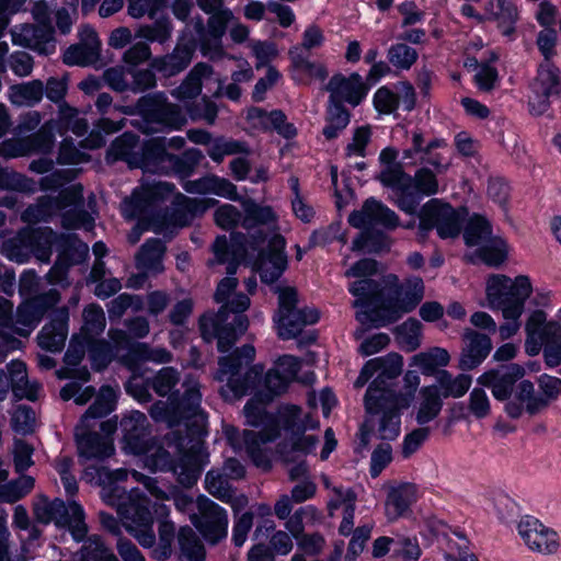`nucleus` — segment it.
Here are the masks:
<instances>
[{"label":"nucleus","mask_w":561,"mask_h":561,"mask_svg":"<svg viewBox=\"0 0 561 561\" xmlns=\"http://www.w3.org/2000/svg\"><path fill=\"white\" fill-rule=\"evenodd\" d=\"M150 386L159 397H168L151 405L152 420L168 427L184 425L188 437L205 434L207 416L201 407L203 396L196 377L187 375L181 382L180 371L167 366L151 378Z\"/></svg>","instance_id":"f257e3e1"},{"label":"nucleus","mask_w":561,"mask_h":561,"mask_svg":"<svg viewBox=\"0 0 561 561\" xmlns=\"http://www.w3.org/2000/svg\"><path fill=\"white\" fill-rule=\"evenodd\" d=\"M272 231L267 250L262 249L266 240V234L262 231L252 234L250 239L243 233H231L230 244L226 236L217 237L213 245L215 259L210 264L228 263L227 274H236L238 265L247 262L260 273L263 283L276 282L287 267V255L284 251L286 241L276 230Z\"/></svg>","instance_id":"f03ea898"},{"label":"nucleus","mask_w":561,"mask_h":561,"mask_svg":"<svg viewBox=\"0 0 561 561\" xmlns=\"http://www.w3.org/2000/svg\"><path fill=\"white\" fill-rule=\"evenodd\" d=\"M85 476L102 485L101 497L116 508L122 525L144 548H152L156 543L153 531V516L150 511V501L138 490L126 492L117 482L128 477L125 469L110 470L106 467L90 466L85 468Z\"/></svg>","instance_id":"7ed1b4c3"},{"label":"nucleus","mask_w":561,"mask_h":561,"mask_svg":"<svg viewBox=\"0 0 561 561\" xmlns=\"http://www.w3.org/2000/svg\"><path fill=\"white\" fill-rule=\"evenodd\" d=\"M221 279L215 293V300L226 302L217 314L203 316L199 320V329L205 341L210 342L217 339V347L221 353L228 352L236 343L238 335L248 328V319L242 314L250 306V298L247 295L238 294L228 300L230 294L236 289L238 279L233 274Z\"/></svg>","instance_id":"20e7f679"},{"label":"nucleus","mask_w":561,"mask_h":561,"mask_svg":"<svg viewBox=\"0 0 561 561\" xmlns=\"http://www.w3.org/2000/svg\"><path fill=\"white\" fill-rule=\"evenodd\" d=\"M420 376L414 370H408L403 376L404 392L379 391L368 387L364 403L371 423L383 440H393L400 435L401 412L409 408L420 386Z\"/></svg>","instance_id":"39448f33"},{"label":"nucleus","mask_w":561,"mask_h":561,"mask_svg":"<svg viewBox=\"0 0 561 561\" xmlns=\"http://www.w3.org/2000/svg\"><path fill=\"white\" fill-rule=\"evenodd\" d=\"M64 211L62 227L66 229H84L94 227V218L83 209V186L72 184L59 192L58 196H41L34 205L28 206L21 215L24 222L36 224L47 221L51 216Z\"/></svg>","instance_id":"423d86ee"},{"label":"nucleus","mask_w":561,"mask_h":561,"mask_svg":"<svg viewBox=\"0 0 561 561\" xmlns=\"http://www.w3.org/2000/svg\"><path fill=\"white\" fill-rule=\"evenodd\" d=\"M387 284L394 285L391 295L378 301V308L370 307L369 310H360L356 318L362 323H373L375 327H383L396 322L404 313L411 312L424 297V283L420 277L407 279L404 284L397 285L398 277L389 275Z\"/></svg>","instance_id":"0eeeda50"},{"label":"nucleus","mask_w":561,"mask_h":561,"mask_svg":"<svg viewBox=\"0 0 561 561\" xmlns=\"http://www.w3.org/2000/svg\"><path fill=\"white\" fill-rule=\"evenodd\" d=\"M255 357V348L245 344L233 351L230 355L219 358V368L215 379L226 382L220 393L227 401L242 398L255 388L263 373L262 366L248 367Z\"/></svg>","instance_id":"6e6552de"},{"label":"nucleus","mask_w":561,"mask_h":561,"mask_svg":"<svg viewBox=\"0 0 561 561\" xmlns=\"http://www.w3.org/2000/svg\"><path fill=\"white\" fill-rule=\"evenodd\" d=\"M116 392L110 386L100 389L94 402L89 407L76 427V439L79 456L85 459H104L114 454L112 442L96 433L87 432L90 419H101L115 408Z\"/></svg>","instance_id":"1a4fd4ad"},{"label":"nucleus","mask_w":561,"mask_h":561,"mask_svg":"<svg viewBox=\"0 0 561 561\" xmlns=\"http://www.w3.org/2000/svg\"><path fill=\"white\" fill-rule=\"evenodd\" d=\"M268 401L257 392L247 402L243 409L244 416L249 425H264V427L259 432L244 431L242 434L245 453L256 467L264 470L271 468V461L263 448V445L275 440L279 436L278 424L265 412L264 405Z\"/></svg>","instance_id":"9d476101"},{"label":"nucleus","mask_w":561,"mask_h":561,"mask_svg":"<svg viewBox=\"0 0 561 561\" xmlns=\"http://www.w3.org/2000/svg\"><path fill=\"white\" fill-rule=\"evenodd\" d=\"M525 351L536 356L543 348L546 366L554 368L561 364V325L556 321H547L542 310L533 311L525 323Z\"/></svg>","instance_id":"9b49d317"},{"label":"nucleus","mask_w":561,"mask_h":561,"mask_svg":"<svg viewBox=\"0 0 561 561\" xmlns=\"http://www.w3.org/2000/svg\"><path fill=\"white\" fill-rule=\"evenodd\" d=\"M531 293V282L526 275L511 278L499 274L490 276L486 280L485 295L489 307L506 314L523 313Z\"/></svg>","instance_id":"f8f14e48"},{"label":"nucleus","mask_w":561,"mask_h":561,"mask_svg":"<svg viewBox=\"0 0 561 561\" xmlns=\"http://www.w3.org/2000/svg\"><path fill=\"white\" fill-rule=\"evenodd\" d=\"M145 148L140 165L145 172L150 173H174L181 178H187L203 157L198 149L186 150L182 156L169 153L165 150L164 139L159 138L146 141Z\"/></svg>","instance_id":"ddd939ff"},{"label":"nucleus","mask_w":561,"mask_h":561,"mask_svg":"<svg viewBox=\"0 0 561 561\" xmlns=\"http://www.w3.org/2000/svg\"><path fill=\"white\" fill-rule=\"evenodd\" d=\"M243 211L234 205L222 204L214 213V220L218 227L225 230H233L241 226L247 231H262L260 227L266 226L271 230H277V215L271 206H262L254 201L242 202Z\"/></svg>","instance_id":"4468645a"},{"label":"nucleus","mask_w":561,"mask_h":561,"mask_svg":"<svg viewBox=\"0 0 561 561\" xmlns=\"http://www.w3.org/2000/svg\"><path fill=\"white\" fill-rule=\"evenodd\" d=\"M136 108L142 117L140 128L145 134L176 130L186 124V117L181 108L168 102L163 93L141 96L137 101Z\"/></svg>","instance_id":"2eb2a0df"},{"label":"nucleus","mask_w":561,"mask_h":561,"mask_svg":"<svg viewBox=\"0 0 561 561\" xmlns=\"http://www.w3.org/2000/svg\"><path fill=\"white\" fill-rule=\"evenodd\" d=\"M34 515L43 524L67 527L76 541H82L88 534L83 508L75 501L66 504L60 499L50 501L42 496L34 504Z\"/></svg>","instance_id":"dca6fc26"},{"label":"nucleus","mask_w":561,"mask_h":561,"mask_svg":"<svg viewBox=\"0 0 561 561\" xmlns=\"http://www.w3.org/2000/svg\"><path fill=\"white\" fill-rule=\"evenodd\" d=\"M274 320L279 337L290 340L300 334L306 325L318 322L319 312L314 308H297V293L288 287L278 291V310Z\"/></svg>","instance_id":"f3484780"},{"label":"nucleus","mask_w":561,"mask_h":561,"mask_svg":"<svg viewBox=\"0 0 561 561\" xmlns=\"http://www.w3.org/2000/svg\"><path fill=\"white\" fill-rule=\"evenodd\" d=\"M142 455H145L146 467L153 471H172L178 476V481L184 486H192L199 477L201 468L194 446L183 453L180 450L176 460L171 458L170 453L163 447H156L150 444H148V451Z\"/></svg>","instance_id":"a211bd4d"},{"label":"nucleus","mask_w":561,"mask_h":561,"mask_svg":"<svg viewBox=\"0 0 561 561\" xmlns=\"http://www.w3.org/2000/svg\"><path fill=\"white\" fill-rule=\"evenodd\" d=\"M419 236L425 239L428 231L436 229L442 239L455 238L460 233L459 213L448 204L434 198L427 202L419 213Z\"/></svg>","instance_id":"6ab92c4d"},{"label":"nucleus","mask_w":561,"mask_h":561,"mask_svg":"<svg viewBox=\"0 0 561 561\" xmlns=\"http://www.w3.org/2000/svg\"><path fill=\"white\" fill-rule=\"evenodd\" d=\"M57 122H45L36 133L26 137H12L0 142V156L5 159L27 157L34 153L47 154L55 145Z\"/></svg>","instance_id":"aec40b11"},{"label":"nucleus","mask_w":561,"mask_h":561,"mask_svg":"<svg viewBox=\"0 0 561 561\" xmlns=\"http://www.w3.org/2000/svg\"><path fill=\"white\" fill-rule=\"evenodd\" d=\"M197 512L190 516L191 523L210 545H216L228 535L227 511L205 495L197 497Z\"/></svg>","instance_id":"412c9836"},{"label":"nucleus","mask_w":561,"mask_h":561,"mask_svg":"<svg viewBox=\"0 0 561 561\" xmlns=\"http://www.w3.org/2000/svg\"><path fill=\"white\" fill-rule=\"evenodd\" d=\"M377 272V263L371 259H363L351 266L346 272V277H359L362 279L352 283L348 287L350 293L356 297L354 307L369 310L370 307L378 305L382 298L383 288L379 283L368 278Z\"/></svg>","instance_id":"4be33fe9"},{"label":"nucleus","mask_w":561,"mask_h":561,"mask_svg":"<svg viewBox=\"0 0 561 561\" xmlns=\"http://www.w3.org/2000/svg\"><path fill=\"white\" fill-rule=\"evenodd\" d=\"M175 186L168 182H145L136 188L131 196L124 199L121 209L127 219L145 218L149 208L173 194Z\"/></svg>","instance_id":"5701e85b"},{"label":"nucleus","mask_w":561,"mask_h":561,"mask_svg":"<svg viewBox=\"0 0 561 561\" xmlns=\"http://www.w3.org/2000/svg\"><path fill=\"white\" fill-rule=\"evenodd\" d=\"M402 367L403 358L398 353H389L386 356L371 358L362 368L354 387H364L375 374H378L369 387H375L380 392L391 391L392 388L389 381L402 373Z\"/></svg>","instance_id":"b1692460"},{"label":"nucleus","mask_w":561,"mask_h":561,"mask_svg":"<svg viewBox=\"0 0 561 561\" xmlns=\"http://www.w3.org/2000/svg\"><path fill=\"white\" fill-rule=\"evenodd\" d=\"M107 336L110 341L90 339L88 342V354L96 370L104 369L115 358L121 359V352L129 354L130 336L126 331L111 328Z\"/></svg>","instance_id":"393cba45"},{"label":"nucleus","mask_w":561,"mask_h":561,"mask_svg":"<svg viewBox=\"0 0 561 561\" xmlns=\"http://www.w3.org/2000/svg\"><path fill=\"white\" fill-rule=\"evenodd\" d=\"M380 182L394 191V204L408 215H415L420 205V196L412 192V176L398 165L386 167L380 175Z\"/></svg>","instance_id":"a878e982"},{"label":"nucleus","mask_w":561,"mask_h":561,"mask_svg":"<svg viewBox=\"0 0 561 561\" xmlns=\"http://www.w3.org/2000/svg\"><path fill=\"white\" fill-rule=\"evenodd\" d=\"M517 530L531 551L552 554L560 547V538L557 531L547 527L537 518L526 516L518 523Z\"/></svg>","instance_id":"bb28decb"},{"label":"nucleus","mask_w":561,"mask_h":561,"mask_svg":"<svg viewBox=\"0 0 561 561\" xmlns=\"http://www.w3.org/2000/svg\"><path fill=\"white\" fill-rule=\"evenodd\" d=\"M445 150H447V144L444 139H433L426 142L421 131H414L411 138V147L403 151L402 158L411 160L412 163L420 160L442 173L449 167V161L444 156Z\"/></svg>","instance_id":"cd10ccee"},{"label":"nucleus","mask_w":561,"mask_h":561,"mask_svg":"<svg viewBox=\"0 0 561 561\" xmlns=\"http://www.w3.org/2000/svg\"><path fill=\"white\" fill-rule=\"evenodd\" d=\"M525 375V369L518 364L503 365L483 373L478 383L489 388L499 401L510 400L514 394L517 381Z\"/></svg>","instance_id":"c85d7f7f"},{"label":"nucleus","mask_w":561,"mask_h":561,"mask_svg":"<svg viewBox=\"0 0 561 561\" xmlns=\"http://www.w3.org/2000/svg\"><path fill=\"white\" fill-rule=\"evenodd\" d=\"M123 438V449L133 455H141L148 451L149 423L147 416L139 411H130L119 422Z\"/></svg>","instance_id":"c756f323"},{"label":"nucleus","mask_w":561,"mask_h":561,"mask_svg":"<svg viewBox=\"0 0 561 561\" xmlns=\"http://www.w3.org/2000/svg\"><path fill=\"white\" fill-rule=\"evenodd\" d=\"M348 222L355 228L382 226L393 230L400 226L399 216L388 206L375 198H368L362 209L351 213Z\"/></svg>","instance_id":"7c9ffc66"},{"label":"nucleus","mask_w":561,"mask_h":561,"mask_svg":"<svg viewBox=\"0 0 561 561\" xmlns=\"http://www.w3.org/2000/svg\"><path fill=\"white\" fill-rule=\"evenodd\" d=\"M15 45L31 48L43 55H50L56 49L54 27L41 24H21L11 31Z\"/></svg>","instance_id":"2f4dec72"},{"label":"nucleus","mask_w":561,"mask_h":561,"mask_svg":"<svg viewBox=\"0 0 561 561\" xmlns=\"http://www.w3.org/2000/svg\"><path fill=\"white\" fill-rule=\"evenodd\" d=\"M547 409V401L536 392L530 380H522L517 383L514 394L505 404V412L512 419H518L526 412L536 415Z\"/></svg>","instance_id":"473e14b6"},{"label":"nucleus","mask_w":561,"mask_h":561,"mask_svg":"<svg viewBox=\"0 0 561 561\" xmlns=\"http://www.w3.org/2000/svg\"><path fill=\"white\" fill-rule=\"evenodd\" d=\"M325 90L331 93L330 102L340 103L343 100L353 106L358 105L368 91L362 76L357 72H353L350 77H344L343 75L333 76Z\"/></svg>","instance_id":"72a5a7b5"},{"label":"nucleus","mask_w":561,"mask_h":561,"mask_svg":"<svg viewBox=\"0 0 561 561\" xmlns=\"http://www.w3.org/2000/svg\"><path fill=\"white\" fill-rule=\"evenodd\" d=\"M68 308L55 309L50 322L43 327L37 336L38 345L49 352L61 351L68 336Z\"/></svg>","instance_id":"f704fd0d"},{"label":"nucleus","mask_w":561,"mask_h":561,"mask_svg":"<svg viewBox=\"0 0 561 561\" xmlns=\"http://www.w3.org/2000/svg\"><path fill=\"white\" fill-rule=\"evenodd\" d=\"M463 346L459 359L461 369L470 370L480 365L489 355L492 343L488 335L479 333L471 329L463 332Z\"/></svg>","instance_id":"c9c22d12"},{"label":"nucleus","mask_w":561,"mask_h":561,"mask_svg":"<svg viewBox=\"0 0 561 561\" xmlns=\"http://www.w3.org/2000/svg\"><path fill=\"white\" fill-rule=\"evenodd\" d=\"M289 55L294 68L293 78L298 83L323 82L328 78L329 71L325 66L322 62L310 61L305 54H301L300 47H293L289 50Z\"/></svg>","instance_id":"e433bc0d"},{"label":"nucleus","mask_w":561,"mask_h":561,"mask_svg":"<svg viewBox=\"0 0 561 561\" xmlns=\"http://www.w3.org/2000/svg\"><path fill=\"white\" fill-rule=\"evenodd\" d=\"M417 500V488L412 483H402L392 486L385 504L386 515L389 520L398 519L405 515L410 506Z\"/></svg>","instance_id":"4c0bfd02"},{"label":"nucleus","mask_w":561,"mask_h":561,"mask_svg":"<svg viewBox=\"0 0 561 561\" xmlns=\"http://www.w3.org/2000/svg\"><path fill=\"white\" fill-rule=\"evenodd\" d=\"M209 15L210 16L207 21V35L214 42V48L210 47L208 42H204L202 50L203 54L208 56L210 59H217L224 54L220 46V39L226 33L227 25L233 20V13L231 10L225 8Z\"/></svg>","instance_id":"58836bf2"},{"label":"nucleus","mask_w":561,"mask_h":561,"mask_svg":"<svg viewBox=\"0 0 561 561\" xmlns=\"http://www.w3.org/2000/svg\"><path fill=\"white\" fill-rule=\"evenodd\" d=\"M10 387L19 399L35 401L41 391L37 381H30L27 378L26 365L20 360H12L8 366Z\"/></svg>","instance_id":"ea45409f"},{"label":"nucleus","mask_w":561,"mask_h":561,"mask_svg":"<svg viewBox=\"0 0 561 561\" xmlns=\"http://www.w3.org/2000/svg\"><path fill=\"white\" fill-rule=\"evenodd\" d=\"M278 423L293 436L304 434L319 426V421L311 413H305L298 405H285L278 412Z\"/></svg>","instance_id":"a19ab883"},{"label":"nucleus","mask_w":561,"mask_h":561,"mask_svg":"<svg viewBox=\"0 0 561 561\" xmlns=\"http://www.w3.org/2000/svg\"><path fill=\"white\" fill-rule=\"evenodd\" d=\"M146 142L140 148V153L137 151L138 137L131 133H124L117 137L111 145L107 158L113 161L125 160L131 167L141 169V161L145 156Z\"/></svg>","instance_id":"79ce46f5"},{"label":"nucleus","mask_w":561,"mask_h":561,"mask_svg":"<svg viewBox=\"0 0 561 561\" xmlns=\"http://www.w3.org/2000/svg\"><path fill=\"white\" fill-rule=\"evenodd\" d=\"M172 360V354L164 347H151L147 343L130 340L129 354H123L121 363L133 369L138 362L167 364Z\"/></svg>","instance_id":"37998d69"},{"label":"nucleus","mask_w":561,"mask_h":561,"mask_svg":"<svg viewBox=\"0 0 561 561\" xmlns=\"http://www.w3.org/2000/svg\"><path fill=\"white\" fill-rule=\"evenodd\" d=\"M472 382V378L466 374H458L454 376L446 369H440L435 374V383L430 385L435 387L440 397L446 398H461L467 393Z\"/></svg>","instance_id":"c03bdc74"},{"label":"nucleus","mask_w":561,"mask_h":561,"mask_svg":"<svg viewBox=\"0 0 561 561\" xmlns=\"http://www.w3.org/2000/svg\"><path fill=\"white\" fill-rule=\"evenodd\" d=\"M443 409V398L435 387L425 386L420 389L415 420L425 425L435 420Z\"/></svg>","instance_id":"a18cd8bd"},{"label":"nucleus","mask_w":561,"mask_h":561,"mask_svg":"<svg viewBox=\"0 0 561 561\" xmlns=\"http://www.w3.org/2000/svg\"><path fill=\"white\" fill-rule=\"evenodd\" d=\"M213 75V68L205 64L198 62L188 72L185 80L176 89L172 91V95L180 101L194 99L202 91V80Z\"/></svg>","instance_id":"49530a36"},{"label":"nucleus","mask_w":561,"mask_h":561,"mask_svg":"<svg viewBox=\"0 0 561 561\" xmlns=\"http://www.w3.org/2000/svg\"><path fill=\"white\" fill-rule=\"evenodd\" d=\"M164 252L165 245L160 239L147 240L136 255L137 267L145 272H161Z\"/></svg>","instance_id":"de8ad7c7"},{"label":"nucleus","mask_w":561,"mask_h":561,"mask_svg":"<svg viewBox=\"0 0 561 561\" xmlns=\"http://www.w3.org/2000/svg\"><path fill=\"white\" fill-rule=\"evenodd\" d=\"M450 356L445 348L433 347L412 357V365L416 366L424 376H434L438 367L448 365Z\"/></svg>","instance_id":"09e8293b"},{"label":"nucleus","mask_w":561,"mask_h":561,"mask_svg":"<svg viewBox=\"0 0 561 561\" xmlns=\"http://www.w3.org/2000/svg\"><path fill=\"white\" fill-rule=\"evenodd\" d=\"M194 48L191 45H176L173 53L157 60L156 66L167 76L183 71L192 61Z\"/></svg>","instance_id":"8fccbe9b"},{"label":"nucleus","mask_w":561,"mask_h":561,"mask_svg":"<svg viewBox=\"0 0 561 561\" xmlns=\"http://www.w3.org/2000/svg\"><path fill=\"white\" fill-rule=\"evenodd\" d=\"M485 11L486 20L495 21L503 35L511 36L514 33L518 20V10L512 1L497 4V11L493 10V3L490 2Z\"/></svg>","instance_id":"3c124183"},{"label":"nucleus","mask_w":561,"mask_h":561,"mask_svg":"<svg viewBox=\"0 0 561 561\" xmlns=\"http://www.w3.org/2000/svg\"><path fill=\"white\" fill-rule=\"evenodd\" d=\"M321 513L314 506L306 505L298 508L286 519L285 528L295 539H299L305 527L316 525L321 520Z\"/></svg>","instance_id":"603ef678"},{"label":"nucleus","mask_w":561,"mask_h":561,"mask_svg":"<svg viewBox=\"0 0 561 561\" xmlns=\"http://www.w3.org/2000/svg\"><path fill=\"white\" fill-rule=\"evenodd\" d=\"M82 320L81 334L85 340L101 335L106 328L105 313L98 304H90L83 308Z\"/></svg>","instance_id":"864d4df0"},{"label":"nucleus","mask_w":561,"mask_h":561,"mask_svg":"<svg viewBox=\"0 0 561 561\" xmlns=\"http://www.w3.org/2000/svg\"><path fill=\"white\" fill-rule=\"evenodd\" d=\"M534 92H540L545 95H559L561 84L559 70L552 62L540 64L537 78L534 83Z\"/></svg>","instance_id":"5fc2aeb1"},{"label":"nucleus","mask_w":561,"mask_h":561,"mask_svg":"<svg viewBox=\"0 0 561 561\" xmlns=\"http://www.w3.org/2000/svg\"><path fill=\"white\" fill-rule=\"evenodd\" d=\"M43 318L36 311L31 301L26 299L22 302L13 316V331L20 336H28Z\"/></svg>","instance_id":"6e6d98bb"},{"label":"nucleus","mask_w":561,"mask_h":561,"mask_svg":"<svg viewBox=\"0 0 561 561\" xmlns=\"http://www.w3.org/2000/svg\"><path fill=\"white\" fill-rule=\"evenodd\" d=\"M205 489L209 494L225 503H231L234 496V489L221 470L211 469L206 473Z\"/></svg>","instance_id":"4d7b16f0"},{"label":"nucleus","mask_w":561,"mask_h":561,"mask_svg":"<svg viewBox=\"0 0 561 561\" xmlns=\"http://www.w3.org/2000/svg\"><path fill=\"white\" fill-rule=\"evenodd\" d=\"M351 115L341 103H332L328 107L323 135L328 140L336 138L350 124Z\"/></svg>","instance_id":"13d9d810"},{"label":"nucleus","mask_w":561,"mask_h":561,"mask_svg":"<svg viewBox=\"0 0 561 561\" xmlns=\"http://www.w3.org/2000/svg\"><path fill=\"white\" fill-rule=\"evenodd\" d=\"M44 94V85L39 80L15 84L10 88V100L16 105L32 106L38 103Z\"/></svg>","instance_id":"bf43d9fd"},{"label":"nucleus","mask_w":561,"mask_h":561,"mask_svg":"<svg viewBox=\"0 0 561 561\" xmlns=\"http://www.w3.org/2000/svg\"><path fill=\"white\" fill-rule=\"evenodd\" d=\"M178 540L181 552L190 561H204L205 548L196 533L188 526L180 528Z\"/></svg>","instance_id":"052dcab7"},{"label":"nucleus","mask_w":561,"mask_h":561,"mask_svg":"<svg viewBox=\"0 0 561 561\" xmlns=\"http://www.w3.org/2000/svg\"><path fill=\"white\" fill-rule=\"evenodd\" d=\"M490 237H492L491 225L484 217L473 215L469 218L463 230V239L467 245L483 244Z\"/></svg>","instance_id":"680f3d73"},{"label":"nucleus","mask_w":561,"mask_h":561,"mask_svg":"<svg viewBox=\"0 0 561 561\" xmlns=\"http://www.w3.org/2000/svg\"><path fill=\"white\" fill-rule=\"evenodd\" d=\"M249 148L245 142L226 139L222 137L213 139L207 148V154L209 158L220 163L227 156H233L238 153H248Z\"/></svg>","instance_id":"e2e57ef3"},{"label":"nucleus","mask_w":561,"mask_h":561,"mask_svg":"<svg viewBox=\"0 0 561 561\" xmlns=\"http://www.w3.org/2000/svg\"><path fill=\"white\" fill-rule=\"evenodd\" d=\"M422 324L414 318H409L396 329V339L407 352H413L421 345Z\"/></svg>","instance_id":"0e129e2a"},{"label":"nucleus","mask_w":561,"mask_h":561,"mask_svg":"<svg viewBox=\"0 0 561 561\" xmlns=\"http://www.w3.org/2000/svg\"><path fill=\"white\" fill-rule=\"evenodd\" d=\"M387 58L396 69L410 70L416 62L419 54L415 48L404 43H397L388 48Z\"/></svg>","instance_id":"69168bd1"},{"label":"nucleus","mask_w":561,"mask_h":561,"mask_svg":"<svg viewBox=\"0 0 561 561\" xmlns=\"http://www.w3.org/2000/svg\"><path fill=\"white\" fill-rule=\"evenodd\" d=\"M478 247V255L486 265L499 266L506 259V243L502 238L490 237L486 242Z\"/></svg>","instance_id":"338daca9"},{"label":"nucleus","mask_w":561,"mask_h":561,"mask_svg":"<svg viewBox=\"0 0 561 561\" xmlns=\"http://www.w3.org/2000/svg\"><path fill=\"white\" fill-rule=\"evenodd\" d=\"M34 488L31 476H21L16 480L0 485V502L14 503L25 496Z\"/></svg>","instance_id":"774afa93"}]
</instances>
